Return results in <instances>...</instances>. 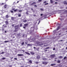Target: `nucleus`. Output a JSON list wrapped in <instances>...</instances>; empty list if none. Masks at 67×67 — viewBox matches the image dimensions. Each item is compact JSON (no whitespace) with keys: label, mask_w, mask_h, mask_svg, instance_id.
Instances as JSON below:
<instances>
[{"label":"nucleus","mask_w":67,"mask_h":67,"mask_svg":"<svg viewBox=\"0 0 67 67\" xmlns=\"http://www.w3.org/2000/svg\"><path fill=\"white\" fill-rule=\"evenodd\" d=\"M33 31H34V30H31V31H32L30 32V33H32V32H33Z\"/></svg>","instance_id":"obj_33"},{"label":"nucleus","mask_w":67,"mask_h":67,"mask_svg":"<svg viewBox=\"0 0 67 67\" xmlns=\"http://www.w3.org/2000/svg\"><path fill=\"white\" fill-rule=\"evenodd\" d=\"M66 57H65L64 58V59H66Z\"/></svg>","instance_id":"obj_37"},{"label":"nucleus","mask_w":67,"mask_h":67,"mask_svg":"<svg viewBox=\"0 0 67 67\" xmlns=\"http://www.w3.org/2000/svg\"><path fill=\"white\" fill-rule=\"evenodd\" d=\"M40 21H39V23H38V24L39 23H40Z\"/></svg>","instance_id":"obj_57"},{"label":"nucleus","mask_w":67,"mask_h":67,"mask_svg":"<svg viewBox=\"0 0 67 67\" xmlns=\"http://www.w3.org/2000/svg\"><path fill=\"white\" fill-rule=\"evenodd\" d=\"M42 59L43 60H46V59L45 58H42Z\"/></svg>","instance_id":"obj_31"},{"label":"nucleus","mask_w":67,"mask_h":67,"mask_svg":"<svg viewBox=\"0 0 67 67\" xmlns=\"http://www.w3.org/2000/svg\"><path fill=\"white\" fill-rule=\"evenodd\" d=\"M25 53H26V54H27V55H30V53L27 52H25Z\"/></svg>","instance_id":"obj_7"},{"label":"nucleus","mask_w":67,"mask_h":67,"mask_svg":"<svg viewBox=\"0 0 67 67\" xmlns=\"http://www.w3.org/2000/svg\"><path fill=\"white\" fill-rule=\"evenodd\" d=\"M20 67H23V66H20Z\"/></svg>","instance_id":"obj_64"},{"label":"nucleus","mask_w":67,"mask_h":67,"mask_svg":"<svg viewBox=\"0 0 67 67\" xmlns=\"http://www.w3.org/2000/svg\"><path fill=\"white\" fill-rule=\"evenodd\" d=\"M15 4V2H14L13 3V4H14H14Z\"/></svg>","instance_id":"obj_40"},{"label":"nucleus","mask_w":67,"mask_h":67,"mask_svg":"<svg viewBox=\"0 0 67 67\" xmlns=\"http://www.w3.org/2000/svg\"><path fill=\"white\" fill-rule=\"evenodd\" d=\"M56 32V30H54L53 32L54 33V34H55V32Z\"/></svg>","instance_id":"obj_27"},{"label":"nucleus","mask_w":67,"mask_h":67,"mask_svg":"<svg viewBox=\"0 0 67 67\" xmlns=\"http://www.w3.org/2000/svg\"><path fill=\"white\" fill-rule=\"evenodd\" d=\"M19 12H22V10H18Z\"/></svg>","instance_id":"obj_30"},{"label":"nucleus","mask_w":67,"mask_h":67,"mask_svg":"<svg viewBox=\"0 0 67 67\" xmlns=\"http://www.w3.org/2000/svg\"><path fill=\"white\" fill-rule=\"evenodd\" d=\"M19 11V9H16L14 10V12H16V11Z\"/></svg>","instance_id":"obj_8"},{"label":"nucleus","mask_w":67,"mask_h":67,"mask_svg":"<svg viewBox=\"0 0 67 67\" xmlns=\"http://www.w3.org/2000/svg\"><path fill=\"white\" fill-rule=\"evenodd\" d=\"M18 56H23V54H18Z\"/></svg>","instance_id":"obj_4"},{"label":"nucleus","mask_w":67,"mask_h":67,"mask_svg":"<svg viewBox=\"0 0 67 67\" xmlns=\"http://www.w3.org/2000/svg\"><path fill=\"white\" fill-rule=\"evenodd\" d=\"M40 58V56H37V59H39V58Z\"/></svg>","instance_id":"obj_19"},{"label":"nucleus","mask_w":67,"mask_h":67,"mask_svg":"<svg viewBox=\"0 0 67 67\" xmlns=\"http://www.w3.org/2000/svg\"><path fill=\"white\" fill-rule=\"evenodd\" d=\"M14 19H15V17H12L11 18V19L12 20H13Z\"/></svg>","instance_id":"obj_10"},{"label":"nucleus","mask_w":67,"mask_h":67,"mask_svg":"<svg viewBox=\"0 0 67 67\" xmlns=\"http://www.w3.org/2000/svg\"><path fill=\"white\" fill-rule=\"evenodd\" d=\"M18 16L20 17L21 16V14H18Z\"/></svg>","instance_id":"obj_23"},{"label":"nucleus","mask_w":67,"mask_h":67,"mask_svg":"<svg viewBox=\"0 0 67 67\" xmlns=\"http://www.w3.org/2000/svg\"><path fill=\"white\" fill-rule=\"evenodd\" d=\"M55 55L54 54H53V55H50V56L51 57H52V58H53V57H55Z\"/></svg>","instance_id":"obj_2"},{"label":"nucleus","mask_w":67,"mask_h":67,"mask_svg":"<svg viewBox=\"0 0 67 67\" xmlns=\"http://www.w3.org/2000/svg\"><path fill=\"white\" fill-rule=\"evenodd\" d=\"M28 11H27L26 13V14H27V15H28V14H29V13L28 12Z\"/></svg>","instance_id":"obj_16"},{"label":"nucleus","mask_w":67,"mask_h":67,"mask_svg":"<svg viewBox=\"0 0 67 67\" xmlns=\"http://www.w3.org/2000/svg\"><path fill=\"white\" fill-rule=\"evenodd\" d=\"M3 4H4V3H2L1 4H2V5H3Z\"/></svg>","instance_id":"obj_58"},{"label":"nucleus","mask_w":67,"mask_h":67,"mask_svg":"<svg viewBox=\"0 0 67 67\" xmlns=\"http://www.w3.org/2000/svg\"><path fill=\"white\" fill-rule=\"evenodd\" d=\"M55 4H57V3L55 2Z\"/></svg>","instance_id":"obj_55"},{"label":"nucleus","mask_w":67,"mask_h":67,"mask_svg":"<svg viewBox=\"0 0 67 67\" xmlns=\"http://www.w3.org/2000/svg\"><path fill=\"white\" fill-rule=\"evenodd\" d=\"M34 6H35V7H37V6H36V5H34Z\"/></svg>","instance_id":"obj_47"},{"label":"nucleus","mask_w":67,"mask_h":67,"mask_svg":"<svg viewBox=\"0 0 67 67\" xmlns=\"http://www.w3.org/2000/svg\"><path fill=\"white\" fill-rule=\"evenodd\" d=\"M35 40V38H33L32 39V41H34V40Z\"/></svg>","instance_id":"obj_22"},{"label":"nucleus","mask_w":67,"mask_h":67,"mask_svg":"<svg viewBox=\"0 0 67 67\" xmlns=\"http://www.w3.org/2000/svg\"><path fill=\"white\" fill-rule=\"evenodd\" d=\"M30 53H31V54H32V55H34V53L33 52H30Z\"/></svg>","instance_id":"obj_9"},{"label":"nucleus","mask_w":67,"mask_h":67,"mask_svg":"<svg viewBox=\"0 0 67 67\" xmlns=\"http://www.w3.org/2000/svg\"><path fill=\"white\" fill-rule=\"evenodd\" d=\"M5 59V58H2V59L3 60H4V59Z\"/></svg>","instance_id":"obj_32"},{"label":"nucleus","mask_w":67,"mask_h":67,"mask_svg":"<svg viewBox=\"0 0 67 67\" xmlns=\"http://www.w3.org/2000/svg\"><path fill=\"white\" fill-rule=\"evenodd\" d=\"M54 65H55V64H51V66H54Z\"/></svg>","instance_id":"obj_17"},{"label":"nucleus","mask_w":67,"mask_h":67,"mask_svg":"<svg viewBox=\"0 0 67 67\" xmlns=\"http://www.w3.org/2000/svg\"><path fill=\"white\" fill-rule=\"evenodd\" d=\"M59 58H63V57H62V56H60L59 57Z\"/></svg>","instance_id":"obj_29"},{"label":"nucleus","mask_w":67,"mask_h":67,"mask_svg":"<svg viewBox=\"0 0 67 67\" xmlns=\"http://www.w3.org/2000/svg\"><path fill=\"white\" fill-rule=\"evenodd\" d=\"M22 51H23V52H25V51L24 50H22Z\"/></svg>","instance_id":"obj_43"},{"label":"nucleus","mask_w":67,"mask_h":67,"mask_svg":"<svg viewBox=\"0 0 67 67\" xmlns=\"http://www.w3.org/2000/svg\"><path fill=\"white\" fill-rule=\"evenodd\" d=\"M60 41L61 42H62V41H63V40H61Z\"/></svg>","instance_id":"obj_60"},{"label":"nucleus","mask_w":67,"mask_h":67,"mask_svg":"<svg viewBox=\"0 0 67 67\" xmlns=\"http://www.w3.org/2000/svg\"><path fill=\"white\" fill-rule=\"evenodd\" d=\"M12 10H15V9L14 8H13L12 9Z\"/></svg>","instance_id":"obj_46"},{"label":"nucleus","mask_w":67,"mask_h":67,"mask_svg":"<svg viewBox=\"0 0 67 67\" xmlns=\"http://www.w3.org/2000/svg\"><path fill=\"white\" fill-rule=\"evenodd\" d=\"M50 2L51 3H53V0H50Z\"/></svg>","instance_id":"obj_18"},{"label":"nucleus","mask_w":67,"mask_h":67,"mask_svg":"<svg viewBox=\"0 0 67 67\" xmlns=\"http://www.w3.org/2000/svg\"><path fill=\"white\" fill-rule=\"evenodd\" d=\"M21 45H24V42H23L21 43Z\"/></svg>","instance_id":"obj_38"},{"label":"nucleus","mask_w":67,"mask_h":67,"mask_svg":"<svg viewBox=\"0 0 67 67\" xmlns=\"http://www.w3.org/2000/svg\"><path fill=\"white\" fill-rule=\"evenodd\" d=\"M27 45L28 46H30V45H31V44H28Z\"/></svg>","instance_id":"obj_45"},{"label":"nucleus","mask_w":67,"mask_h":67,"mask_svg":"<svg viewBox=\"0 0 67 67\" xmlns=\"http://www.w3.org/2000/svg\"><path fill=\"white\" fill-rule=\"evenodd\" d=\"M46 2H47L46 1H45V2H44L43 3H46Z\"/></svg>","instance_id":"obj_36"},{"label":"nucleus","mask_w":67,"mask_h":67,"mask_svg":"<svg viewBox=\"0 0 67 67\" xmlns=\"http://www.w3.org/2000/svg\"><path fill=\"white\" fill-rule=\"evenodd\" d=\"M31 29H32V30H34V28H31Z\"/></svg>","instance_id":"obj_51"},{"label":"nucleus","mask_w":67,"mask_h":67,"mask_svg":"<svg viewBox=\"0 0 67 67\" xmlns=\"http://www.w3.org/2000/svg\"><path fill=\"white\" fill-rule=\"evenodd\" d=\"M40 10H41V11H43L44 10V9L42 8H41L40 9Z\"/></svg>","instance_id":"obj_28"},{"label":"nucleus","mask_w":67,"mask_h":67,"mask_svg":"<svg viewBox=\"0 0 67 67\" xmlns=\"http://www.w3.org/2000/svg\"><path fill=\"white\" fill-rule=\"evenodd\" d=\"M9 42V41H4V42H5V43H6V42Z\"/></svg>","instance_id":"obj_24"},{"label":"nucleus","mask_w":67,"mask_h":67,"mask_svg":"<svg viewBox=\"0 0 67 67\" xmlns=\"http://www.w3.org/2000/svg\"><path fill=\"white\" fill-rule=\"evenodd\" d=\"M27 21V20H23V22H24L25 23V22H26Z\"/></svg>","instance_id":"obj_11"},{"label":"nucleus","mask_w":67,"mask_h":67,"mask_svg":"<svg viewBox=\"0 0 67 67\" xmlns=\"http://www.w3.org/2000/svg\"><path fill=\"white\" fill-rule=\"evenodd\" d=\"M38 1L39 2H41V1H42V0H38Z\"/></svg>","instance_id":"obj_35"},{"label":"nucleus","mask_w":67,"mask_h":67,"mask_svg":"<svg viewBox=\"0 0 67 67\" xmlns=\"http://www.w3.org/2000/svg\"><path fill=\"white\" fill-rule=\"evenodd\" d=\"M40 42H37V43H38H38H39Z\"/></svg>","instance_id":"obj_56"},{"label":"nucleus","mask_w":67,"mask_h":67,"mask_svg":"<svg viewBox=\"0 0 67 67\" xmlns=\"http://www.w3.org/2000/svg\"><path fill=\"white\" fill-rule=\"evenodd\" d=\"M4 53V52H3L2 53H1V54H3Z\"/></svg>","instance_id":"obj_52"},{"label":"nucleus","mask_w":67,"mask_h":67,"mask_svg":"<svg viewBox=\"0 0 67 67\" xmlns=\"http://www.w3.org/2000/svg\"><path fill=\"white\" fill-rule=\"evenodd\" d=\"M42 64H44L45 65H46V64H47V63L45 62H43Z\"/></svg>","instance_id":"obj_3"},{"label":"nucleus","mask_w":67,"mask_h":67,"mask_svg":"<svg viewBox=\"0 0 67 67\" xmlns=\"http://www.w3.org/2000/svg\"><path fill=\"white\" fill-rule=\"evenodd\" d=\"M14 59H15V60H17V58H14Z\"/></svg>","instance_id":"obj_44"},{"label":"nucleus","mask_w":67,"mask_h":67,"mask_svg":"<svg viewBox=\"0 0 67 67\" xmlns=\"http://www.w3.org/2000/svg\"><path fill=\"white\" fill-rule=\"evenodd\" d=\"M64 4H66L67 3V2H66V1H64Z\"/></svg>","instance_id":"obj_13"},{"label":"nucleus","mask_w":67,"mask_h":67,"mask_svg":"<svg viewBox=\"0 0 67 67\" xmlns=\"http://www.w3.org/2000/svg\"><path fill=\"white\" fill-rule=\"evenodd\" d=\"M10 12H11V13H13V11L12 10H10Z\"/></svg>","instance_id":"obj_39"},{"label":"nucleus","mask_w":67,"mask_h":67,"mask_svg":"<svg viewBox=\"0 0 67 67\" xmlns=\"http://www.w3.org/2000/svg\"><path fill=\"white\" fill-rule=\"evenodd\" d=\"M14 26V25L13 24H12V26Z\"/></svg>","instance_id":"obj_54"},{"label":"nucleus","mask_w":67,"mask_h":67,"mask_svg":"<svg viewBox=\"0 0 67 67\" xmlns=\"http://www.w3.org/2000/svg\"><path fill=\"white\" fill-rule=\"evenodd\" d=\"M7 6V5L5 4V5L4 6V7L3 8L4 9H4H5V8H6V7Z\"/></svg>","instance_id":"obj_5"},{"label":"nucleus","mask_w":67,"mask_h":67,"mask_svg":"<svg viewBox=\"0 0 67 67\" xmlns=\"http://www.w3.org/2000/svg\"><path fill=\"white\" fill-rule=\"evenodd\" d=\"M49 47H48L47 48H46V49H48V48H49Z\"/></svg>","instance_id":"obj_42"},{"label":"nucleus","mask_w":67,"mask_h":67,"mask_svg":"<svg viewBox=\"0 0 67 67\" xmlns=\"http://www.w3.org/2000/svg\"><path fill=\"white\" fill-rule=\"evenodd\" d=\"M29 62L30 63H32V61L30 60L29 61Z\"/></svg>","instance_id":"obj_26"},{"label":"nucleus","mask_w":67,"mask_h":67,"mask_svg":"<svg viewBox=\"0 0 67 67\" xmlns=\"http://www.w3.org/2000/svg\"><path fill=\"white\" fill-rule=\"evenodd\" d=\"M39 49V48H36V50H37V51H38Z\"/></svg>","instance_id":"obj_20"},{"label":"nucleus","mask_w":67,"mask_h":67,"mask_svg":"<svg viewBox=\"0 0 67 67\" xmlns=\"http://www.w3.org/2000/svg\"><path fill=\"white\" fill-rule=\"evenodd\" d=\"M41 16H42V15H43V14H41Z\"/></svg>","instance_id":"obj_49"},{"label":"nucleus","mask_w":67,"mask_h":67,"mask_svg":"<svg viewBox=\"0 0 67 67\" xmlns=\"http://www.w3.org/2000/svg\"><path fill=\"white\" fill-rule=\"evenodd\" d=\"M60 60H58L57 61V63H60Z\"/></svg>","instance_id":"obj_34"},{"label":"nucleus","mask_w":67,"mask_h":67,"mask_svg":"<svg viewBox=\"0 0 67 67\" xmlns=\"http://www.w3.org/2000/svg\"><path fill=\"white\" fill-rule=\"evenodd\" d=\"M18 25H16L15 26V32H17L18 31Z\"/></svg>","instance_id":"obj_1"},{"label":"nucleus","mask_w":67,"mask_h":67,"mask_svg":"<svg viewBox=\"0 0 67 67\" xmlns=\"http://www.w3.org/2000/svg\"><path fill=\"white\" fill-rule=\"evenodd\" d=\"M18 2H19V1H18L17 2V3H18Z\"/></svg>","instance_id":"obj_63"},{"label":"nucleus","mask_w":67,"mask_h":67,"mask_svg":"<svg viewBox=\"0 0 67 67\" xmlns=\"http://www.w3.org/2000/svg\"><path fill=\"white\" fill-rule=\"evenodd\" d=\"M66 49H67V47H66Z\"/></svg>","instance_id":"obj_61"},{"label":"nucleus","mask_w":67,"mask_h":67,"mask_svg":"<svg viewBox=\"0 0 67 67\" xmlns=\"http://www.w3.org/2000/svg\"><path fill=\"white\" fill-rule=\"evenodd\" d=\"M36 4V3L35 2H34L33 3H32V4H31V5H34V4Z\"/></svg>","instance_id":"obj_6"},{"label":"nucleus","mask_w":67,"mask_h":67,"mask_svg":"<svg viewBox=\"0 0 67 67\" xmlns=\"http://www.w3.org/2000/svg\"><path fill=\"white\" fill-rule=\"evenodd\" d=\"M5 23L6 24H7L8 23V21H6L5 22Z\"/></svg>","instance_id":"obj_21"},{"label":"nucleus","mask_w":67,"mask_h":67,"mask_svg":"<svg viewBox=\"0 0 67 67\" xmlns=\"http://www.w3.org/2000/svg\"><path fill=\"white\" fill-rule=\"evenodd\" d=\"M5 33H7V31H5Z\"/></svg>","instance_id":"obj_59"},{"label":"nucleus","mask_w":67,"mask_h":67,"mask_svg":"<svg viewBox=\"0 0 67 67\" xmlns=\"http://www.w3.org/2000/svg\"><path fill=\"white\" fill-rule=\"evenodd\" d=\"M22 24H20V27H22Z\"/></svg>","instance_id":"obj_25"},{"label":"nucleus","mask_w":67,"mask_h":67,"mask_svg":"<svg viewBox=\"0 0 67 67\" xmlns=\"http://www.w3.org/2000/svg\"><path fill=\"white\" fill-rule=\"evenodd\" d=\"M0 12H2V10H1V11H0Z\"/></svg>","instance_id":"obj_53"},{"label":"nucleus","mask_w":67,"mask_h":67,"mask_svg":"<svg viewBox=\"0 0 67 67\" xmlns=\"http://www.w3.org/2000/svg\"><path fill=\"white\" fill-rule=\"evenodd\" d=\"M9 16H8V15H6V18H7V19H8V18H9Z\"/></svg>","instance_id":"obj_12"},{"label":"nucleus","mask_w":67,"mask_h":67,"mask_svg":"<svg viewBox=\"0 0 67 67\" xmlns=\"http://www.w3.org/2000/svg\"><path fill=\"white\" fill-rule=\"evenodd\" d=\"M47 4H48V3H47L45 4L44 5H46Z\"/></svg>","instance_id":"obj_48"},{"label":"nucleus","mask_w":67,"mask_h":67,"mask_svg":"<svg viewBox=\"0 0 67 67\" xmlns=\"http://www.w3.org/2000/svg\"><path fill=\"white\" fill-rule=\"evenodd\" d=\"M34 48H35V47H34Z\"/></svg>","instance_id":"obj_62"},{"label":"nucleus","mask_w":67,"mask_h":67,"mask_svg":"<svg viewBox=\"0 0 67 67\" xmlns=\"http://www.w3.org/2000/svg\"><path fill=\"white\" fill-rule=\"evenodd\" d=\"M25 27H23L24 29H25Z\"/></svg>","instance_id":"obj_50"},{"label":"nucleus","mask_w":67,"mask_h":67,"mask_svg":"<svg viewBox=\"0 0 67 67\" xmlns=\"http://www.w3.org/2000/svg\"><path fill=\"white\" fill-rule=\"evenodd\" d=\"M53 50L54 51V50H55V48H53Z\"/></svg>","instance_id":"obj_41"},{"label":"nucleus","mask_w":67,"mask_h":67,"mask_svg":"<svg viewBox=\"0 0 67 67\" xmlns=\"http://www.w3.org/2000/svg\"><path fill=\"white\" fill-rule=\"evenodd\" d=\"M59 29H60V26H58V28H57V30H58Z\"/></svg>","instance_id":"obj_14"},{"label":"nucleus","mask_w":67,"mask_h":67,"mask_svg":"<svg viewBox=\"0 0 67 67\" xmlns=\"http://www.w3.org/2000/svg\"><path fill=\"white\" fill-rule=\"evenodd\" d=\"M24 25L25 27H27V24Z\"/></svg>","instance_id":"obj_15"}]
</instances>
